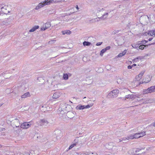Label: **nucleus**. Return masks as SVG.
<instances>
[{"mask_svg": "<svg viewBox=\"0 0 155 155\" xmlns=\"http://www.w3.org/2000/svg\"><path fill=\"white\" fill-rule=\"evenodd\" d=\"M2 147V146L0 144V147Z\"/></svg>", "mask_w": 155, "mask_h": 155, "instance_id": "nucleus-59", "label": "nucleus"}, {"mask_svg": "<svg viewBox=\"0 0 155 155\" xmlns=\"http://www.w3.org/2000/svg\"><path fill=\"white\" fill-rule=\"evenodd\" d=\"M147 34L151 36H155V30L150 31Z\"/></svg>", "mask_w": 155, "mask_h": 155, "instance_id": "nucleus-23", "label": "nucleus"}, {"mask_svg": "<svg viewBox=\"0 0 155 155\" xmlns=\"http://www.w3.org/2000/svg\"><path fill=\"white\" fill-rule=\"evenodd\" d=\"M9 22H10L8 21V20H6L5 21H4L3 22V24L5 23V24L6 25L9 24Z\"/></svg>", "mask_w": 155, "mask_h": 155, "instance_id": "nucleus-36", "label": "nucleus"}, {"mask_svg": "<svg viewBox=\"0 0 155 155\" xmlns=\"http://www.w3.org/2000/svg\"><path fill=\"white\" fill-rule=\"evenodd\" d=\"M5 78H7V77H5Z\"/></svg>", "mask_w": 155, "mask_h": 155, "instance_id": "nucleus-61", "label": "nucleus"}, {"mask_svg": "<svg viewBox=\"0 0 155 155\" xmlns=\"http://www.w3.org/2000/svg\"><path fill=\"white\" fill-rule=\"evenodd\" d=\"M148 45H140L138 48H137L138 50H139V49H144V47H147Z\"/></svg>", "mask_w": 155, "mask_h": 155, "instance_id": "nucleus-28", "label": "nucleus"}, {"mask_svg": "<svg viewBox=\"0 0 155 155\" xmlns=\"http://www.w3.org/2000/svg\"><path fill=\"white\" fill-rule=\"evenodd\" d=\"M98 19V18H93V19H92L90 21H91V22H92V23L94 22L95 21H96V19Z\"/></svg>", "mask_w": 155, "mask_h": 155, "instance_id": "nucleus-38", "label": "nucleus"}, {"mask_svg": "<svg viewBox=\"0 0 155 155\" xmlns=\"http://www.w3.org/2000/svg\"><path fill=\"white\" fill-rule=\"evenodd\" d=\"M122 141H125L126 140H127V137H124L122 139Z\"/></svg>", "mask_w": 155, "mask_h": 155, "instance_id": "nucleus-47", "label": "nucleus"}, {"mask_svg": "<svg viewBox=\"0 0 155 155\" xmlns=\"http://www.w3.org/2000/svg\"><path fill=\"white\" fill-rule=\"evenodd\" d=\"M30 122H24L21 125V128L23 129H27L29 128L31 125V124H29Z\"/></svg>", "mask_w": 155, "mask_h": 155, "instance_id": "nucleus-9", "label": "nucleus"}, {"mask_svg": "<svg viewBox=\"0 0 155 155\" xmlns=\"http://www.w3.org/2000/svg\"><path fill=\"white\" fill-rule=\"evenodd\" d=\"M51 26V24L50 22H47L46 23L45 26L42 28H41V30L42 31H45L46 29L50 27Z\"/></svg>", "mask_w": 155, "mask_h": 155, "instance_id": "nucleus-12", "label": "nucleus"}, {"mask_svg": "<svg viewBox=\"0 0 155 155\" xmlns=\"http://www.w3.org/2000/svg\"><path fill=\"white\" fill-rule=\"evenodd\" d=\"M126 52H127V50H125L122 53L124 55L126 54Z\"/></svg>", "mask_w": 155, "mask_h": 155, "instance_id": "nucleus-46", "label": "nucleus"}, {"mask_svg": "<svg viewBox=\"0 0 155 155\" xmlns=\"http://www.w3.org/2000/svg\"><path fill=\"white\" fill-rule=\"evenodd\" d=\"M39 28V26L38 25L35 26L33 27L31 29L29 30L30 32H32L35 31L37 29H38Z\"/></svg>", "mask_w": 155, "mask_h": 155, "instance_id": "nucleus-20", "label": "nucleus"}, {"mask_svg": "<svg viewBox=\"0 0 155 155\" xmlns=\"http://www.w3.org/2000/svg\"><path fill=\"white\" fill-rule=\"evenodd\" d=\"M147 42V41L146 40H144L143 42V43L144 44L145 43Z\"/></svg>", "mask_w": 155, "mask_h": 155, "instance_id": "nucleus-53", "label": "nucleus"}, {"mask_svg": "<svg viewBox=\"0 0 155 155\" xmlns=\"http://www.w3.org/2000/svg\"><path fill=\"white\" fill-rule=\"evenodd\" d=\"M142 19H143V18L141 17L140 19L142 20Z\"/></svg>", "mask_w": 155, "mask_h": 155, "instance_id": "nucleus-60", "label": "nucleus"}, {"mask_svg": "<svg viewBox=\"0 0 155 155\" xmlns=\"http://www.w3.org/2000/svg\"><path fill=\"white\" fill-rule=\"evenodd\" d=\"M28 80H27L22 82L21 85V87L24 90L27 89L28 88Z\"/></svg>", "mask_w": 155, "mask_h": 155, "instance_id": "nucleus-7", "label": "nucleus"}, {"mask_svg": "<svg viewBox=\"0 0 155 155\" xmlns=\"http://www.w3.org/2000/svg\"><path fill=\"white\" fill-rule=\"evenodd\" d=\"M12 122L13 125L16 127H19L20 124L19 120L17 119H15L13 120Z\"/></svg>", "mask_w": 155, "mask_h": 155, "instance_id": "nucleus-10", "label": "nucleus"}, {"mask_svg": "<svg viewBox=\"0 0 155 155\" xmlns=\"http://www.w3.org/2000/svg\"><path fill=\"white\" fill-rule=\"evenodd\" d=\"M150 127L152 128L153 131H154L155 130V122L151 124Z\"/></svg>", "mask_w": 155, "mask_h": 155, "instance_id": "nucleus-31", "label": "nucleus"}, {"mask_svg": "<svg viewBox=\"0 0 155 155\" xmlns=\"http://www.w3.org/2000/svg\"><path fill=\"white\" fill-rule=\"evenodd\" d=\"M40 107H44V106H43L40 105Z\"/></svg>", "mask_w": 155, "mask_h": 155, "instance_id": "nucleus-56", "label": "nucleus"}, {"mask_svg": "<svg viewBox=\"0 0 155 155\" xmlns=\"http://www.w3.org/2000/svg\"><path fill=\"white\" fill-rule=\"evenodd\" d=\"M102 44V42H98L96 43V45L97 46H100Z\"/></svg>", "mask_w": 155, "mask_h": 155, "instance_id": "nucleus-41", "label": "nucleus"}, {"mask_svg": "<svg viewBox=\"0 0 155 155\" xmlns=\"http://www.w3.org/2000/svg\"><path fill=\"white\" fill-rule=\"evenodd\" d=\"M136 66V64H134L132 66L131 65H128L127 67V68L129 69L132 68V67L133 66Z\"/></svg>", "mask_w": 155, "mask_h": 155, "instance_id": "nucleus-37", "label": "nucleus"}, {"mask_svg": "<svg viewBox=\"0 0 155 155\" xmlns=\"http://www.w3.org/2000/svg\"><path fill=\"white\" fill-rule=\"evenodd\" d=\"M145 135V132L144 131L140 133H136V138H138L143 137Z\"/></svg>", "mask_w": 155, "mask_h": 155, "instance_id": "nucleus-14", "label": "nucleus"}, {"mask_svg": "<svg viewBox=\"0 0 155 155\" xmlns=\"http://www.w3.org/2000/svg\"><path fill=\"white\" fill-rule=\"evenodd\" d=\"M124 55L121 53H120L118 55V57H122Z\"/></svg>", "mask_w": 155, "mask_h": 155, "instance_id": "nucleus-43", "label": "nucleus"}, {"mask_svg": "<svg viewBox=\"0 0 155 155\" xmlns=\"http://www.w3.org/2000/svg\"><path fill=\"white\" fill-rule=\"evenodd\" d=\"M3 104V103H2L0 104V107Z\"/></svg>", "mask_w": 155, "mask_h": 155, "instance_id": "nucleus-54", "label": "nucleus"}, {"mask_svg": "<svg viewBox=\"0 0 155 155\" xmlns=\"http://www.w3.org/2000/svg\"><path fill=\"white\" fill-rule=\"evenodd\" d=\"M31 95L30 94L29 92H27L23 95H22L21 96V97L22 98H25L28 97H29Z\"/></svg>", "mask_w": 155, "mask_h": 155, "instance_id": "nucleus-15", "label": "nucleus"}, {"mask_svg": "<svg viewBox=\"0 0 155 155\" xmlns=\"http://www.w3.org/2000/svg\"><path fill=\"white\" fill-rule=\"evenodd\" d=\"M76 145V143H74L73 144H71L69 147V150L71 149V148H72L73 147H74V146H75Z\"/></svg>", "mask_w": 155, "mask_h": 155, "instance_id": "nucleus-35", "label": "nucleus"}, {"mask_svg": "<svg viewBox=\"0 0 155 155\" xmlns=\"http://www.w3.org/2000/svg\"><path fill=\"white\" fill-rule=\"evenodd\" d=\"M62 35H65V34L67 35H70L71 33V32L69 30H66L64 31H62Z\"/></svg>", "mask_w": 155, "mask_h": 155, "instance_id": "nucleus-22", "label": "nucleus"}, {"mask_svg": "<svg viewBox=\"0 0 155 155\" xmlns=\"http://www.w3.org/2000/svg\"><path fill=\"white\" fill-rule=\"evenodd\" d=\"M60 96V93L58 92L54 93L53 96V98L54 99H57Z\"/></svg>", "mask_w": 155, "mask_h": 155, "instance_id": "nucleus-18", "label": "nucleus"}, {"mask_svg": "<svg viewBox=\"0 0 155 155\" xmlns=\"http://www.w3.org/2000/svg\"><path fill=\"white\" fill-rule=\"evenodd\" d=\"M108 13H106L103 14L101 17H97L98 19H104L106 18L108 16Z\"/></svg>", "mask_w": 155, "mask_h": 155, "instance_id": "nucleus-17", "label": "nucleus"}, {"mask_svg": "<svg viewBox=\"0 0 155 155\" xmlns=\"http://www.w3.org/2000/svg\"><path fill=\"white\" fill-rule=\"evenodd\" d=\"M89 155H97V153H91L90 152V154Z\"/></svg>", "mask_w": 155, "mask_h": 155, "instance_id": "nucleus-45", "label": "nucleus"}, {"mask_svg": "<svg viewBox=\"0 0 155 155\" xmlns=\"http://www.w3.org/2000/svg\"><path fill=\"white\" fill-rule=\"evenodd\" d=\"M6 74L8 73L7 71H6L5 73H3L2 74L3 75H4V74H6Z\"/></svg>", "mask_w": 155, "mask_h": 155, "instance_id": "nucleus-50", "label": "nucleus"}, {"mask_svg": "<svg viewBox=\"0 0 155 155\" xmlns=\"http://www.w3.org/2000/svg\"><path fill=\"white\" fill-rule=\"evenodd\" d=\"M90 154V152L84 151L78 153V155H89Z\"/></svg>", "mask_w": 155, "mask_h": 155, "instance_id": "nucleus-24", "label": "nucleus"}, {"mask_svg": "<svg viewBox=\"0 0 155 155\" xmlns=\"http://www.w3.org/2000/svg\"><path fill=\"white\" fill-rule=\"evenodd\" d=\"M141 103L143 104L151 103L154 102V100L150 98H145L142 99L141 100Z\"/></svg>", "mask_w": 155, "mask_h": 155, "instance_id": "nucleus-8", "label": "nucleus"}, {"mask_svg": "<svg viewBox=\"0 0 155 155\" xmlns=\"http://www.w3.org/2000/svg\"><path fill=\"white\" fill-rule=\"evenodd\" d=\"M56 41V40H52L51 41H49L48 42V43L49 44H52L53 43H54Z\"/></svg>", "mask_w": 155, "mask_h": 155, "instance_id": "nucleus-39", "label": "nucleus"}, {"mask_svg": "<svg viewBox=\"0 0 155 155\" xmlns=\"http://www.w3.org/2000/svg\"><path fill=\"white\" fill-rule=\"evenodd\" d=\"M104 9L103 8H102L101 9H98L97 10V12L98 13H99V12H101V11H104Z\"/></svg>", "mask_w": 155, "mask_h": 155, "instance_id": "nucleus-42", "label": "nucleus"}, {"mask_svg": "<svg viewBox=\"0 0 155 155\" xmlns=\"http://www.w3.org/2000/svg\"><path fill=\"white\" fill-rule=\"evenodd\" d=\"M136 102H139L140 103V104H138V105H140V104H142L141 103V100L142 99H143V98H140V97H138V96L136 97Z\"/></svg>", "mask_w": 155, "mask_h": 155, "instance_id": "nucleus-29", "label": "nucleus"}, {"mask_svg": "<svg viewBox=\"0 0 155 155\" xmlns=\"http://www.w3.org/2000/svg\"><path fill=\"white\" fill-rule=\"evenodd\" d=\"M99 21V20H98V19H96V21Z\"/></svg>", "mask_w": 155, "mask_h": 155, "instance_id": "nucleus-58", "label": "nucleus"}, {"mask_svg": "<svg viewBox=\"0 0 155 155\" xmlns=\"http://www.w3.org/2000/svg\"><path fill=\"white\" fill-rule=\"evenodd\" d=\"M8 7L7 5H4L3 7L0 8V12L5 14H7L9 12L8 10Z\"/></svg>", "mask_w": 155, "mask_h": 155, "instance_id": "nucleus-5", "label": "nucleus"}, {"mask_svg": "<svg viewBox=\"0 0 155 155\" xmlns=\"http://www.w3.org/2000/svg\"><path fill=\"white\" fill-rule=\"evenodd\" d=\"M54 0H46L38 4L35 7V9L36 10H38L46 5H48L51 3H54Z\"/></svg>", "mask_w": 155, "mask_h": 155, "instance_id": "nucleus-1", "label": "nucleus"}, {"mask_svg": "<svg viewBox=\"0 0 155 155\" xmlns=\"http://www.w3.org/2000/svg\"><path fill=\"white\" fill-rule=\"evenodd\" d=\"M47 140V139L46 138H45V139H44L43 140H42V142H45Z\"/></svg>", "mask_w": 155, "mask_h": 155, "instance_id": "nucleus-48", "label": "nucleus"}, {"mask_svg": "<svg viewBox=\"0 0 155 155\" xmlns=\"http://www.w3.org/2000/svg\"><path fill=\"white\" fill-rule=\"evenodd\" d=\"M106 51V49L105 48H104L102 49L100 52V55L101 56H102L103 55V54Z\"/></svg>", "mask_w": 155, "mask_h": 155, "instance_id": "nucleus-30", "label": "nucleus"}, {"mask_svg": "<svg viewBox=\"0 0 155 155\" xmlns=\"http://www.w3.org/2000/svg\"><path fill=\"white\" fill-rule=\"evenodd\" d=\"M146 56H144L139 57L136 58V62H138V65H139L140 64V62L145 58Z\"/></svg>", "mask_w": 155, "mask_h": 155, "instance_id": "nucleus-11", "label": "nucleus"}, {"mask_svg": "<svg viewBox=\"0 0 155 155\" xmlns=\"http://www.w3.org/2000/svg\"><path fill=\"white\" fill-rule=\"evenodd\" d=\"M114 34H116L118 32V31H114Z\"/></svg>", "mask_w": 155, "mask_h": 155, "instance_id": "nucleus-52", "label": "nucleus"}, {"mask_svg": "<svg viewBox=\"0 0 155 155\" xmlns=\"http://www.w3.org/2000/svg\"><path fill=\"white\" fill-rule=\"evenodd\" d=\"M86 98V97H84V98Z\"/></svg>", "mask_w": 155, "mask_h": 155, "instance_id": "nucleus-63", "label": "nucleus"}, {"mask_svg": "<svg viewBox=\"0 0 155 155\" xmlns=\"http://www.w3.org/2000/svg\"><path fill=\"white\" fill-rule=\"evenodd\" d=\"M148 88L147 89H145L143 90V93L144 94H148V93H150V92H149V90H148Z\"/></svg>", "mask_w": 155, "mask_h": 155, "instance_id": "nucleus-32", "label": "nucleus"}, {"mask_svg": "<svg viewBox=\"0 0 155 155\" xmlns=\"http://www.w3.org/2000/svg\"><path fill=\"white\" fill-rule=\"evenodd\" d=\"M93 105V104H90V105H84V108H89L91 107Z\"/></svg>", "mask_w": 155, "mask_h": 155, "instance_id": "nucleus-33", "label": "nucleus"}, {"mask_svg": "<svg viewBox=\"0 0 155 155\" xmlns=\"http://www.w3.org/2000/svg\"><path fill=\"white\" fill-rule=\"evenodd\" d=\"M77 110H82L84 109V105L79 104L76 107Z\"/></svg>", "mask_w": 155, "mask_h": 155, "instance_id": "nucleus-21", "label": "nucleus"}, {"mask_svg": "<svg viewBox=\"0 0 155 155\" xmlns=\"http://www.w3.org/2000/svg\"><path fill=\"white\" fill-rule=\"evenodd\" d=\"M145 72V71L144 70H143L141 71V72L138 75V77L137 78H136V80L138 81L141 79L143 75L144 74Z\"/></svg>", "mask_w": 155, "mask_h": 155, "instance_id": "nucleus-13", "label": "nucleus"}, {"mask_svg": "<svg viewBox=\"0 0 155 155\" xmlns=\"http://www.w3.org/2000/svg\"><path fill=\"white\" fill-rule=\"evenodd\" d=\"M63 78L65 80H67L68 79V75L67 74H64L63 75Z\"/></svg>", "mask_w": 155, "mask_h": 155, "instance_id": "nucleus-34", "label": "nucleus"}, {"mask_svg": "<svg viewBox=\"0 0 155 155\" xmlns=\"http://www.w3.org/2000/svg\"><path fill=\"white\" fill-rule=\"evenodd\" d=\"M131 153H132V154H135V153H134V152L133 153V152H131Z\"/></svg>", "mask_w": 155, "mask_h": 155, "instance_id": "nucleus-57", "label": "nucleus"}, {"mask_svg": "<svg viewBox=\"0 0 155 155\" xmlns=\"http://www.w3.org/2000/svg\"><path fill=\"white\" fill-rule=\"evenodd\" d=\"M91 43L88 41H84L83 42V45L84 46H90L91 45Z\"/></svg>", "mask_w": 155, "mask_h": 155, "instance_id": "nucleus-26", "label": "nucleus"}, {"mask_svg": "<svg viewBox=\"0 0 155 155\" xmlns=\"http://www.w3.org/2000/svg\"><path fill=\"white\" fill-rule=\"evenodd\" d=\"M119 142H120L122 141H123L122 139H119Z\"/></svg>", "mask_w": 155, "mask_h": 155, "instance_id": "nucleus-55", "label": "nucleus"}, {"mask_svg": "<svg viewBox=\"0 0 155 155\" xmlns=\"http://www.w3.org/2000/svg\"><path fill=\"white\" fill-rule=\"evenodd\" d=\"M73 114L71 112H68V114H67V115L68 116V117L69 118H72L73 117H70L69 116V114Z\"/></svg>", "mask_w": 155, "mask_h": 155, "instance_id": "nucleus-40", "label": "nucleus"}, {"mask_svg": "<svg viewBox=\"0 0 155 155\" xmlns=\"http://www.w3.org/2000/svg\"><path fill=\"white\" fill-rule=\"evenodd\" d=\"M37 123L38 126H41L44 125L46 126L49 124L48 122L45 119L40 120L39 121H37Z\"/></svg>", "mask_w": 155, "mask_h": 155, "instance_id": "nucleus-3", "label": "nucleus"}, {"mask_svg": "<svg viewBox=\"0 0 155 155\" xmlns=\"http://www.w3.org/2000/svg\"><path fill=\"white\" fill-rule=\"evenodd\" d=\"M119 93V91L117 89L114 90L108 94L107 97L109 98L116 97L117 96Z\"/></svg>", "mask_w": 155, "mask_h": 155, "instance_id": "nucleus-2", "label": "nucleus"}, {"mask_svg": "<svg viewBox=\"0 0 155 155\" xmlns=\"http://www.w3.org/2000/svg\"><path fill=\"white\" fill-rule=\"evenodd\" d=\"M134 96L133 95H128L125 96V98L133 99L134 98Z\"/></svg>", "mask_w": 155, "mask_h": 155, "instance_id": "nucleus-25", "label": "nucleus"}, {"mask_svg": "<svg viewBox=\"0 0 155 155\" xmlns=\"http://www.w3.org/2000/svg\"><path fill=\"white\" fill-rule=\"evenodd\" d=\"M110 48V46H109L107 47H106V48H104L106 49V51H107V50H109Z\"/></svg>", "mask_w": 155, "mask_h": 155, "instance_id": "nucleus-44", "label": "nucleus"}, {"mask_svg": "<svg viewBox=\"0 0 155 155\" xmlns=\"http://www.w3.org/2000/svg\"><path fill=\"white\" fill-rule=\"evenodd\" d=\"M143 23V24H146V23Z\"/></svg>", "mask_w": 155, "mask_h": 155, "instance_id": "nucleus-62", "label": "nucleus"}, {"mask_svg": "<svg viewBox=\"0 0 155 155\" xmlns=\"http://www.w3.org/2000/svg\"><path fill=\"white\" fill-rule=\"evenodd\" d=\"M76 8L78 10L79 9V8H78V5H76Z\"/></svg>", "mask_w": 155, "mask_h": 155, "instance_id": "nucleus-51", "label": "nucleus"}, {"mask_svg": "<svg viewBox=\"0 0 155 155\" xmlns=\"http://www.w3.org/2000/svg\"><path fill=\"white\" fill-rule=\"evenodd\" d=\"M144 148L141 147L140 148H136V155H143L145 153Z\"/></svg>", "mask_w": 155, "mask_h": 155, "instance_id": "nucleus-6", "label": "nucleus"}, {"mask_svg": "<svg viewBox=\"0 0 155 155\" xmlns=\"http://www.w3.org/2000/svg\"><path fill=\"white\" fill-rule=\"evenodd\" d=\"M117 147L116 146H114L112 148V152L111 153L113 154H114L117 152Z\"/></svg>", "mask_w": 155, "mask_h": 155, "instance_id": "nucleus-19", "label": "nucleus"}, {"mask_svg": "<svg viewBox=\"0 0 155 155\" xmlns=\"http://www.w3.org/2000/svg\"><path fill=\"white\" fill-rule=\"evenodd\" d=\"M135 134L133 135H130L129 136H128L127 137V140H129V139H133L134 138H135Z\"/></svg>", "mask_w": 155, "mask_h": 155, "instance_id": "nucleus-27", "label": "nucleus"}, {"mask_svg": "<svg viewBox=\"0 0 155 155\" xmlns=\"http://www.w3.org/2000/svg\"><path fill=\"white\" fill-rule=\"evenodd\" d=\"M151 79V78H150V76L149 75H147L143 79V81H142V82L138 81V84H137L136 86H139L140 84H142L144 83H147L150 81Z\"/></svg>", "mask_w": 155, "mask_h": 155, "instance_id": "nucleus-4", "label": "nucleus"}, {"mask_svg": "<svg viewBox=\"0 0 155 155\" xmlns=\"http://www.w3.org/2000/svg\"><path fill=\"white\" fill-rule=\"evenodd\" d=\"M148 88L150 93L155 92V85L154 86H152Z\"/></svg>", "mask_w": 155, "mask_h": 155, "instance_id": "nucleus-16", "label": "nucleus"}, {"mask_svg": "<svg viewBox=\"0 0 155 155\" xmlns=\"http://www.w3.org/2000/svg\"><path fill=\"white\" fill-rule=\"evenodd\" d=\"M153 39V38H150L149 39H148V40L149 41H151Z\"/></svg>", "mask_w": 155, "mask_h": 155, "instance_id": "nucleus-49", "label": "nucleus"}]
</instances>
